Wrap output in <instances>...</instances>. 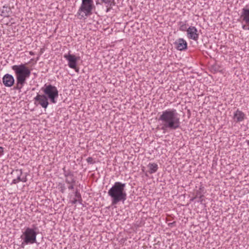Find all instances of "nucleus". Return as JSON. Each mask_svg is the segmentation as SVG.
Returning <instances> with one entry per match:
<instances>
[{
  "label": "nucleus",
  "mask_w": 249,
  "mask_h": 249,
  "mask_svg": "<svg viewBox=\"0 0 249 249\" xmlns=\"http://www.w3.org/2000/svg\"><path fill=\"white\" fill-rule=\"evenodd\" d=\"M161 123V129L165 132L166 130H175L180 127L179 114L175 109H168L162 112L159 118Z\"/></svg>",
  "instance_id": "nucleus-1"
},
{
  "label": "nucleus",
  "mask_w": 249,
  "mask_h": 249,
  "mask_svg": "<svg viewBox=\"0 0 249 249\" xmlns=\"http://www.w3.org/2000/svg\"><path fill=\"white\" fill-rule=\"evenodd\" d=\"M12 69L14 71L16 78V83L13 89L18 90L20 92L26 83V79L30 76L31 70L25 64L23 63L12 66Z\"/></svg>",
  "instance_id": "nucleus-2"
},
{
  "label": "nucleus",
  "mask_w": 249,
  "mask_h": 249,
  "mask_svg": "<svg viewBox=\"0 0 249 249\" xmlns=\"http://www.w3.org/2000/svg\"><path fill=\"white\" fill-rule=\"evenodd\" d=\"M126 184L121 182H115L108 191V195L110 197L111 205L117 204L120 202L123 203L126 200L127 194L125 191Z\"/></svg>",
  "instance_id": "nucleus-3"
},
{
  "label": "nucleus",
  "mask_w": 249,
  "mask_h": 249,
  "mask_svg": "<svg viewBox=\"0 0 249 249\" xmlns=\"http://www.w3.org/2000/svg\"><path fill=\"white\" fill-rule=\"evenodd\" d=\"M37 228H31L27 227L25 229L24 231L20 236L22 240L20 247L24 248L26 245L33 244L36 243V236L37 232L36 231Z\"/></svg>",
  "instance_id": "nucleus-4"
},
{
  "label": "nucleus",
  "mask_w": 249,
  "mask_h": 249,
  "mask_svg": "<svg viewBox=\"0 0 249 249\" xmlns=\"http://www.w3.org/2000/svg\"><path fill=\"white\" fill-rule=\"evenodd\" d=\"M93 0H82V3L78 10L77 14L80 16V19L86 18L92 14V10L94 7Z\"/></svg>",
  "instance_id": "nucleus-5"
},
{
  "label": "nucleus",
  "mask_w": 249,
  "mask_h": 249,
  "mask_svg": "<svg viewBox=\"0 0 249 249\" xmlns=\"http://www.w3.org/2000/svg\"><path fill=\"white\" fill-rule=\"evenodd\" d=\"M41 90L52 103H56V99L58 97V91L56 87L51 84H45Z\"/></svg>",
  "instance_id": "nucleus-6"
},
{
  "label": "nucleus",
  "mask_w": 249,
  "mask_h": 249,
  "mask_svg": "<svg viewBox=\"0 0 249 249\" xmlns=\"http://www.w3.org/2000/svg\"><path fill=\"white\" fill-rule=\"evenodd\" d=\"M48 99L45 95L37 93L36 96L34 98L35 104L39 105L46 109L49 105Z\"/></svg>",
  "instance_id": "nucleus-7"
},
{
  "label": "nucleus",
  "mask_w": 249,
  "mask_h": 249,
  "mask_svg": "<svg viewBox=\"0 0 249 249\" xmlns=\"http://www.w3.org/2000/svg\"><path fill=\"white\" fill-rule=\"evenodd\" d=\"M64 57L68 61V65L70 68L76 69L77 61L79 59V57H76L69 53L68 54H65Z\"/></svg>",
  "instance_id": "nucleus-8"
},
{
  "label": "nucleus",
  "mask_w": 249,
  "mask_h": 249,
  "mask_svg": "<svg viewBox=\"0 0 249 249\" xmlns=\"http://www.w3.org/2000/svg\"><path fill=\"white\" fill-rule=\"evenodd\" d=\"M63 170L65 181L66 183L72 184L73 183H76V178L72 171L70 170H66L65 167L63 168Z\"/></svg>",
  "instance_id": "nucleus-9"
},
{
  "label": "nucleus",
  "mask_w": 249,
  "mask_h": 249,
  "mask_svg": "<svg viewBox=\"0 0 249 249\" xmlns=\"http://www.w3.org/2000/svg\"><path fill=\"white\" fill-rule=\"evenodd\" d=\"M187 36L188 38L197 41L199 38V34L195 26H190L187 30Z\"/></svg>",
  "instance_id": "nucleus-10"
},
{
  "label": "nucleus",
  "mask_w": 249,
  "mask_h": 249,
  "mask_svg": "<svg viewBox=\"0 0 249 249\" xmlns=\"http://www.w3.org/2000/svg\"><path fill=\"white\" fill-rule=\"evenodd\" d=\"M15 79L11 74L7 73L2 78L3 85L6 87H11L15 83Z\"/></svg>",
  "instance_id": "nucleus-11"
},
{
  "label": "nucleus",
  "mask_w": 249,
  "mask_h": 249,
  "mask_svg": "<svg viewBox=\"0 0 249 249\" xmlns=\"http://www.w3.org/2000/svg\"><path fill=\"white\" fill-rule=\"evenodd\" d=\"M176 48L179 51H183L187 48V43L183 38H178L175 42Z\"/></svg>",
  "instance_id": "nucleus-12"
},
{
  "label": "nucleus",
  "mask_w": 249,
  "mask_h": 249,
  "mask_svg": "<svg viewBox=\"0 0 249 249\" xmlns=\"http://www.w3.org/2000/svg\"><path fill=\"white\" fill-rule=\"evenodd\" d=\"M241 18L247 24H249V9L244 8L242 9Z\"/></svg>",
  "instance_id": "nucleus-13"
},
{
  "label": "nucleus",
  "mask_w": 249,
  "mask_h": 249,
  "mask_svg": "<svg viewBox=\"0 0 249 249\" xmlns=\"http://www.w3.org/2000/svg\"><path fill=\"white\" fill-rule=\"evenodd\" d=\"M244 117V113L238 109H237L234 114V119L237 122H240L243 121Z\"/></svg>",
  "instance_id": "nucleus-14"
},
{
  "label": "nucleus",
  "mask_w": 249,
  "mask_h": 249,
  "mask_svg": "<svg viewBox=\"0 0 249 249\" xmlns=\"http://www.w3.org/2000/svg\"><path fill=\"white\" fill-rule=\"evenodd\" d=\"M102 2L106 5L107 10L106 12L107 13L110 11L112 8V6H115L116 3L114 1L115 0H101Z\"/></svg>",
  "instance_id": "nucleus-15"
},
{
  "label": "nucleus",
  "mask_w": 249,
  "mask_h": 249,
  "mask_svg": "<svg viewBox=\"0 0 249 249\" xmlns=\"http://www.w3.org/2000/svg\"><path fill=\"white\" fill-rule=\"evenodd\" d=\"M11 12V10L10 7L5 5L3 6L1 11V15L3 16L8 17L9 16Z\"/></svg>",
  "instance_id": "nucleus-16"
},
{
  "label": "nucleus",
  "mask_w": 249,
  "mask_h": 249,
  "mask_svg": "<svg viewBox=\"0 0 249 249\" xmlns=\"http://www.w3.org/2000/svg\"><path fill=\"white\" fill-rule=\"evenodd\" d=\"M148 167L149 169V172L150 174H153L157 172L158 168V165L155 163H149Z\"/></svg>",
  "instance_id": "nucleus-17"
},
{
  "label": "nucleus",
  "mask_w": 249,
  "mask_h": 249,
  "mask_svg": "<svg viewBox=\"0 0 249 249\" xmlns=\"http://www.w3.org/2000/svg\"><path fill=\"white\" fill-rule=\"evenodd\" d=\"M186 22H187V21H185L184 22L180 21L178 23V25L179 27V30L180 31H183V32H184V31L187 32L188 28L187 27Z\"/></svg>",
  "instance_id": "nucleus-18"
},
{
  "label": "nucleus",
  "mask_w": 249,
  "mask_h": 249,
  "mask_svg": "<svg viewBox=\"0 0 249 249\" xmlns=\"http://www.w3.org/2000/svg\"><path fill=\"white\" fill-rule=\"evenodd\" d=\"M74 196L76 199L78 200V202L80 204H82V198L81 197V195L80 193L78 192V190L76 189L75 193H74Z\"/></svg>",
  "instance_id": "nucleus-19"
},
{
  "label": "nucleus",
  "mask_w": 249,
  "mask_h": 249,
  "mask_svg": "<svg viewBox=\"0 0 249 249\" xmlns=\"http://www.w3.org/2000/svg\"><path fill=\"white\" fill-rule=\"evenodd\" d=\"M15 172H16L17 175H18V177H17V180H18V181H21V176L22 175V171L21 169H17V170H16Z\"/></svg>",
  "instance_id": "nucleus-20"
},
{
  "label": "nucleus",
  "mask_w": 249,
  "mask_h": 249,
  "mask_svg": "<svg viewBox=\"0 0 249 249\" xmlns=\"http://www.w3.org/2000/svg\"><path fill=\"white\" fill-rule=\"evenodd\" d=\"M59 190L62 193H64L66 191V188L64 183H60L59 184Z\"/></svg>",
  "instance_id": "nucleus-21"
},
{
  "label": "nucleus",
  "mask_w": 249,
  "mask_h": 249,
  "mask_svg": "<svg viewBox=\"0 0 249 249\" xmlns=\"http://www.w3.org/2000/svg\"><path fill=\"white\" fill-rule=\"evenodd\" d=\"M201 188H199V190H197L196 192V198H201V197H203V195L202 194L201 192Z\"/></svg>",
  "instance_id": "nucleus-22"
},
{
  "label": "nucleus",
  "mask_w": 249,
  "mask_h": 249,
  "mask_svg": "<svg viewBox=\"0 0 249 249\" xmlns=\"http://www.w3.org/2000/svg\"><path fill=\"white\" fill-rule=\"evenodd\" d=\"M93 160L92 157H88L87 159V161L90 164H93L94 162L93 161Z\"/></svg>",
  "instance_id": "nucleus-23"
},
{
  "label": "nucleus",
  "mask_w": 249,
  "mask_h": 249,
  "mask_svg": "<svg viewBox=\"0 0 249 249\" xmlns=\"http://www.w3.org/2000/svg\"><path fill=\"white\" fill-rule=\"evenodd\" d=\"M69 185L68 188L69 190H73L74 189V185L75 183H73L72 184H68Z\"/></svg>",
  "instance_id": "nucleus-24"
},
{
  "label": "nucleus",
  "mask_w": 249,
  "mask_h": 249,
  "mask_svg": "<svg viewBox=\"0 0 249 249\" xmlns=\"http://www.w3.org/2000/svg\"><path fill=\"white\" fill-rule=\"evenodd\" d=\"M27 180V173H26L25 176L21 178V181L23 182H26Z\"/></svg>",
  "instance_id": "nucleus-25"
},
{
  "label": "nucleus",
  "mask_w": 249,
  "mask_h": 249,
  "mask_svg": "<svg viewBox=\"0 0 249 249\" xmlns=\"http://www.w3.org/2000/svg\"><path fill=\"white\" fill-rule=\"evenodd\" d=\"M247 25H243L242 26V28L244 30H249V24H247Z\"/></svg>",
  "instance_id": "nucleus-26"
},
{
  "label": "nucleus",
  "mask_w": 249,
  "mask_h": 249,
  "mask_svg": "<svg viewBox=\"0 0 249 249\" xmlns=\"http://www.w3.org/2000/svg\"><path fill=\"white\" fill-rule=\"evenodd\" d=\"M77 202H78V200L76 198H74L73 200L71 201V203L73 204H75Z\"/></svg>",
  "instance_id": "nucleus-27"
},
{
  "label": "nucleus",
  "mask_w": 249,
  "mask_h": 249,
  "mask_svg": "<svg viewBox=\"0 0 249 249\" xmlns=\"http://www.w3.org/2000/svg\"><path fill=\"white\" fill-rule=\"evenodd\" d=\"M18 180H17V178L14 179L13 180L12 184H17L18 182Z\"/></svg>",
  "instance_id": "nucleus-28"
},
{
  "label": "nucleus",
  "mask_w": 249,
  "mask_h": 249,
  "mask_svg": "<svg viewBox=\"0 0 249 249\" xmlns=\"http://www.w3.org/2000/svg\"><path fill=\"white\" fill-rule=\"evenodd\" d=\"M199 198V199L197 200V202L202 203L203 201L204 200V199L202 198V197H201V198Z\"/></svg>",
  "instance_id": "nucleus-29"
},
{
  "label": "nucleus",
  "mask_w": 249,
  "mask_h": 249,
  "mask_svg": "<svg viewBox=\"0 0 249 249\" xmlns=\"http://www.w3.org/2000/svg\"><path fill=\"white\" fill-rule=\"evenodd\" d=\"M175 224H176V222H175V221H174V222H172V223H169V224H168V225H169V226H173V225H175Z\"/></svg>",
  "instance_id": "nucleus-30"
},
{
  "label": "nucleus",
  "mask_w": 249,
  "mask_h": 249,
  "mask_svg": "<svg viewBox=\"0 0 249 249\" xmlns=\"http://www.w3.org/2000/svg\"><path fill=\"white\" fill-rule=\"evenodd\" d=\"M3 152V147L0 146V153H2Z\"/></svg>",
  "instance_id": "nucleus-31"
},
{
  "label": "nucleus",
  "mask_w": 249,
  "mask_h": 249,
  "mask_svg": "<svg viewBox=\"0 0 249 249\" xmlns=\"http://www.w3.org/2000/svg\"><path fill=\"white\" fill-rule=\"evenodd\" d=\"M196 196H195V197L191 198L190 200L191 201H193L195 199H196Z\"/></svg>",
  "instance_id": "nucleus-32"
},
{
  "label": "nucleus",
  "mask_w": 249,
  "mask_h": 249,
  "mask_svg": "<svg viewBox=\"0 0 249 249\" xmlns=\"http://www.w3.org/2000/svg\"><path fill=\"white\" fill-rule=\"evenodd\" d=\"M29 53L30 55H32L34 54V53L32 52H30Z\"/></svg>",
  "instance_id": "nucleus-33"
},
{
  "label": "nucleus",
  "mask_w": 249,
  "mask_h": 249,
  "mask_svg": "<svg viewBox=\"0 0 249 249\" xmlns=\"http://www.w3.org/2000/svg\"><path fill=\"white\" fill-rule=\"evenodd\" d=\"M96 4L97 5H98V4H100V2H99L98 1H96Z\"/></svg>",
  "instance_id": "nucleus-34"
}]
</instances>
